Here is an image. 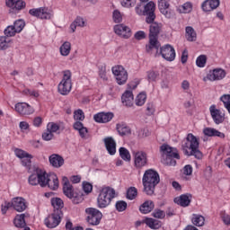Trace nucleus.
<instances>
[{
    "label": "nucleus",
    "instance_id": "51",
    "mask_svg": "<svg viewBox=\"0 0 230 230\" xmlns=\"http://www.w3.org/2000/svg\"><path fill=\"white\" fill-rule=\"evenodd\" d=\"M157 78H159V72L154 70L147 71L148 82H155Z\"/></svg>",
    "mask_w": 230,
    "mask_h": 230
},
{
    "label": "nucleus",
    "instance_id": "25",
    "mask_svg": "<svg viewBox=\"0 0 230 230\" xmlns=\"http://www.w3.org/2000/svg\"><path fill=\"white\" fill-rule=\"evenodd\" d=\"M105 148L110 155L116 154V140L112 137H107L103 139Z\"/></svg>",
    "mask_w": 230,
    "mask_h": 230
},
{
    "label": "nucleus",
    "instance_id": "17",
    "mask_svg": "<svg viewBox=\"0 0 230 230\" xmlns=\"http://www.w3.org/2000/svg\"><path fill=\"white\" fill-rule=\"evenodd\" d=\"M15 111L22 116H30V114H33V112H35V110H33V108L26 102L16 103Z\"/></svg>",
    "mask_w": 230,
    "mask_h": 230
},
{
    "label": "nucleus",
    "instance_id": "59",
    "mask_svg": "<svg viewBox=\"0 0 230 230\" xmlns=\"http://www.w3.org/2000/svg\"><path fill=\"white\" fill-rule=\"evenodd\" d=\"M55 135H53V133H51L50 131H49V129L47 128L45 132H43L42 134V139H44V141H51V139H53Z\"/></svg>",
    "mask_w": 230,
    "mask_h": 230
},
{
    "label": "nucleus",
    "instance_id": "40",
    "mask_svg": "<svg viewBox=\"0 0 230 230\" xmlns=\"http://www.w3.org/2000/svg\"><path fill=\"white\" fill-rule=\"evenodd\" d=\"M117 130L119 136H128L130 134V128L125 123L117 124Z\"/></svg>",
    "mask_w": 230,
    "mask_h": 230
},
{
    "label": "nucleus",
    "instance_id": "2",
    "mask_svg": "<svg viewBox=\"0 0 230 230\" xmlns=\"http://www.w3.org/2000/svg\"><path fill=\"white\" fill-rule=\"evenodd\" d=\"M199 145L197 137L191 133L188 134L186 142L181 145L183 154L189 156L193 155L196 159H200L202 157V152L199 149Z\"/></svg>",
    "mask_w": 230,
    "mask_h": 230
},
{
    "label": "nucleus",
    "instance_id": "7",
    "mask_svg": "<svg viewBox=\"0 0 230 230\" xmlns=\"http://www.w3.org/2000/svg\"><path fill=\"white\" fill-rule=\"evenodd\" d=\"M65 197L70 199L73 204H80L84 200V194L82 192L75 191L73 185H68L63 188Z\"/></svg>",
    "mask_w": 230,
    "mask_h": 230
},
{
    "label": "nucleus",
    "instance_id": "8",
    "mask_svg": "<svg viewBox=\"0 0 230 230\" xmlns=\"http://www.w3.org/2000/svg\"><path fill=\"white\" fill-rule=\"evenodd\" d=\"M63 217L64 213L62 211L54 210L52 214L45 218V226H47L49 229H55V227L58 226L60 224Z\"/></svg>",
    "mask_w": 230,
    "mask_h": 230
},
{
    "label": "nucleus",
    "instance_id": "49",
    "mask_svg": "<svg viewBox=\"0 0 230 230\" xmlns=\"http://www.w3.org/2000/svg\"><path fill=\"white\" fill-rule=\"evenodd\" d=\"M127 199H128V200H134V199H136V197H137V189H136V187H130L127 190Z\"/></svg>",
    "mask_w": 230,
    "mask_h": 230
},
{
    "label": "nucleus",
    "instance_id": "20",
    "mask_svg": "<svg viewBox=\"0 0 230 230\" xmlns=\"http://www.w3.org/2000/svg\"><path fill=\"white\" fill-rule=\"evenodd\" d=\"M226 70L222 68H216L207 75V78L210 82H216L217 80H224V78H226Z\"/></svg>",
    "mask_w": 230,
    "mask_h": 230
},
{
    "label": "nucleus",
    "instance_id": "54",
    "mask_svg": "<svg viewBox=\"0 0 230 230\" xmlns=\"http://www.w3.org/2000/svg\"><path fill=\"white\" fill-rule=\"evenodd\" d=\"M221 102L224 103V107L226 109L228 113L230 114V95H223L220 98Z\"/></svg>",
    "mask_w": 230,
    "mask_h": 230
},
{
    "label": "nucleus",
    "instance_id": "60",
    "mask_svg": "<svg viewBox=\"0 0 230 230\" xmlns=\"http://www.w3.org/2000/svg\"><path fill=\"white\" fill-rule=\"evenodd\" d=\"M23 94L39 98V92L35 90L25 89L23 90Z\"/></svg>",
    "mask_w": 230,
    "mask_h": 230
},
{
    "label": "nucleus",
    "instance_id": "16",
    "mask_svg": "<svg viewBox=\"0 0 230 230\" xmlns=\"http://www.w3.org/2000/svg\"><path fill=\"white\" fill-rule=\"evenodd\" d=\"M114 32L122 39H130L132 37V30L125 24H117L113 28Z\"/></svg>",
    "mask_w": 230,
    "mask_h": 230
},
{
    "label": "nucleus",
    "instance_id": "22",
    "mask_svg": "<svg viewBox=\"0 0 230 230\" xmlns=\"http://www.w3.org/2000/svg\"><path fill=\"white\" fill-rule=\"evenodd\" d=\"M112 118H114V113L112 112H100L93 116V119L96 123H109Z\"/></svg>",
    "mask_w": 230,
    "mask_h": 230
},
{
    "label": "nucleus",
    "instance_id": "50",
    "mask_svg": "<svg viewBox=\"0 0 230 230\" xmlns=\"http://www.w3.org/2000/svg\"><path fill=\"white\" fill-rule=\"evenodd\" d=\"M206 62H208L206 55H200L196 59V66H198V67H205Z\"/></svg>",
    "mask_w": 230,
    "mask_h": 230
},
{
    "label": "nucleus",
    "instance_id": "41",
    "mask_svg": "<svg viewBox=\"0 0 230 230\" xmlns=\"http://www.w3.org/2000/svg\"><path fill=\"white\" fill-rule=\"evenodd\" d=\"M206 222V218L203 216L194 214L192 217V224L197 226V227H202Z\"/></svg>",
    "mask_w": 230,
    "mask_h": 230
},
{
    "label": "nucleus",
    "instance_id": "53",
    "mask_svg": "<svg viewBox=\"0 0 230 230\" xmlns=\"http://www.w3.org/2000/svg\"><path fill=\"white\" fill-rule=\"evenodd\" d=\"M155 113V105L154 102H148L146 105V116H153Z\"/></svg>",
    "mask_w": 230,
    "mask_h": 230
},
{
    "label": "nucleus",
    "instance_id": "64",
    "mask_svg": "<svg viewBox=\"0 0 230 230\" xmlns=\"http://www.w3.org/2000/svg\"><path fill=\"white\" fill-rule=\"evenodd\" d=\"M137 0H123L122 5L126 6V8H132V6H136V2Z\"/></svg>",
    "mask_w": 230,
    "mask_h": 230
},
{
    "label": "nucleus",
    "instance_id": "1",
    "mask_svg": "<svg viewBox=\"0 0 230 230\" xmlns=\"http://www.w3.org/2000/svg\"><path fill=\"white\" fill-rule=\"evenodd\" d=\"M159 182H161L159 172L153 169L146 170L142 178L144 193H146V195H148L149 197L155 195V186H157Z\"/></svg>",
    "mask_w": 230,
    "mask_h": 230
},
{
    "label": "nucleus",
    "instance_id": "38",
    "mask_svg": "<svg viewBox=\"0 0 230 230\" xmlns=\"http://www.w3.org/2000/svg\"><path fill=\"white\" fill-rule=\"evenodd\" d=\"M84 28L85 26V21H84V18L78 16L74 22L70 25V29L72 30L73 33L76 31V27Z\"/></svg>",
    "mask_w": 230,
    "mask_h": 230
},
{
    "label": "nucleus",
    "instance_id": "52",
    "mask_svg": "<svg viewBox=\"0 0 230 230\" xmlns=\"http://www.w3.org/2000/svg\"><path fill=\"white\" fill-rule=\"evenodd\" d=\"M152 217H154V218H159L160 220H163V218L166 217V212L162 209L155 208L152 213Z\"/></svg>",
    "mask_w": 230,
    "mask_h": 230
},
{
    "label": "nucleus",
    "instance_id": "31",
    "mask_svg": "<svg viewBox=\"0 0 230 230\" xmlns=\"http://www.w3.org/2000/svg\"><path fill=\"white\" fill-rule=\"evenodd\" d=\"M38 177L40 187L46 188V186H48V180L49 179V174L46 172L45 170L38 168Z\"/></svg>",
    "mask_w": 230,
    "mask_h": 230
},
{
    "label": "nucleus",
    "instance_id": "48",
    "mask_svg": "<svg viewBox=\"0 0 230 230\" xmlns=\"http://www.w3.org/2000/svg\"><path fill=\"white\" fill-rule=\"evenodd\" d=\"M146 102V93H140L136 98V105H137V107H142V105H145Z\"/></svg>",
    "mask_w": 230,
    "mask_h": 230
},
{
    "label": "nucleus",
    "instance_id": "43",
    "mask_svg": "<svg viewBox=\"0 0 230 230\" xmlns=\"http://www.w3.org/2000/svg\"><path fill=\"white\" fill-rule=\"evenodd\" d=\"M29 184H31V186H38V184H40L39 168L35 170L34 173L29 176Z\"/></svg>",
    "mask_w": 230,
    "mask_h": 230
},
{
    "label": "nucleus",
    "instance_id": "57",
    "mask_svg": "<svg viewBox=\"0 0 230 230\" xmlns=\"http://www.w3.org/2000/svg\"><path fill=\"white\" fill-rule=\"evenodd\" d=\"M112 19H113V22L116 23H119L121 22V21H123V15H121V13L119 12V10L113 11Z\"/></svg>",
    "mask_w": 230,
    "mask_h": 230
},
{
    "label": "nucleus",
    "instance_id": "37",
    "mask_svg": "<svg viewBox=\"0 0 230 230\" xmlns=\"http://www.w3.org/2000/svg\"><path fill=\"white\" fill-rule=\"evenodd\" d=\"M26 215L24 214H21V215H17L13 220V224L15 226V227H26V221L24 220Z\"/></svg>",
    "mask_w": 230,
    "mask_h": 230
},
{
    "label": "nucleus",
    "instance_id": "5",
    "mask_svg": "<svg viewBox=\"0 0 230 230\" xmlns=\"http://www.w3.org/2000/svg\"><path fill=\"white\" fill-rule=\"evenodd\" d=\"M111 72L118 85H125L127 80H128V72L121 65H116L111 67Z\"/></svg>",
    "mask_w": 230,
    "mask_h": 230
},
{
    "label": "nucleus",
    "instance_id": "29",
    "mask_svg": "<svg viewBox=\"0 0 230 230\" xmlns=\"http://www.w3.org/2000/svg\"><path fill=\"white\" fill-rule=\"evenodd\" d=\"M121 102L125 107H132L134 105V93H132V91H126L121 96Z\"/></svg>",
    "mask_w": 230,
    "mask_h": 230
},
{
    "label": "nucleus",
    "instance_id": "12",
    "mask_svg": "<svg viewBox=\"0 0 230 230\" xmlns=\"http://www.w3.org/2000/svg\"><path fill=\"white\" fill-rule=\"evenodd\" d=\"M14 155L18 159H21L22 166H31V159H33V155L19 148L14 149Z\"/></svg>",
    "mask_w": 230,
    "mask_h": 230
},
{
    "label": "nucleus",
    "instance_id": "46",
    "mask_svg": "<svg viewBox=\"0 0 230 230\" xmlns=\"http://www.w3.org/2000/svg\"><path fill=\"white\" fill-rule=\"evenodd\" d=\"M162 163L165 164V166H175L177 164L175 156H163Z\"/></svg>",
    "mask_w": 230,
    "mask_h": 230
},
{
    "label": "nucleus",
    "instance_id": "34",
    "mask_svg": "<svg viewBox=\"0 0 230 230\" xmlns=\"http://www.w3.org/2000/svg\"><path fill=\"white\" fill-rule=\"evenodd\" d=\"M185 38L189 42H195L197 40V31L191 26L185 28Z\"/></svg>",
    "mask_w": 230,
    "mask_h": 230
},
{
    "label": "nucleus",
    "instance_id": "63",
    "mask_svg": "<svg viewBox=\"0 0 230 230\" xmlns=\"http://www.w3.org/2000/svg\"><path fill=\"white\" fill-rule=\"evenodd\" d=\"M137 40H143V39H146V33L143 31H138L134 35Z\"/></svg>",
    "mask_w": 230,
    "mask_h": 230
},
{
    "label": "nucleus",
    "instance_id": "9",
    "mask_svg": "<svg viewBox=\"0 0 230 230\" xmlns=\"http://www.w3.org/2000/svg\"><path fill=\"white\" fill-rule=\"evenodd\" d=\"M30 15L37 17L38 19H51L53 17V11L48 7L33 8L29 11Z\"/></svg>",
    "mask_w": 230,
    "mask_h": 230
},
{
    "label": "nucleus",
    "instance_id": "33",
    "mask_svg": "<svg viewBox=\"0 0 230 230\" xmlns=\"http://www.w3.org/2000/svg\"><path fill=\"white\" fill-rule=\"evenodd\" d=\"M47 186L48 188H49V190H53L54 191L55 190H58V177L57 176V174H49L47 181Z\"/></svg>",
    "mask_w": 230,
    "mask_h": 230
},
{
    "label": "nucleus",
    "instance_id": "11",
    "mask_svg": "<svg viewBox=\"0 0 230 230\" xmlns=\"http://www.w3.org/2000/svg\"><path fill=\"white\" fill-rule=\"evenodd\" d=\"M210 116L216 123V125H220V123H224L226 120V113L222 112V111L217 109V105L213 104L209 107Z\"/></svg>",
    "mask_w": 230,
    "mask_h": 230
},
{
    "label": "nucleus",
    "instance_id": "39",
    "mask_svg": "<svg viewBox=\"0 0 230 230\" xmlns=\"http://www.w3.org/2000/svg\"><path fill=\"white\" fill-rule=\"evenodd\" d=\"M62 57H67L71 53V42L65 41L59 48Z\"/></svg>",
    "mask_w": 230,
    "mask_h": 230
},
{
    "label": "nucleus",
    "instance_id": "32",
    "mask_svg": "<svg viewBox=\"0 0 230 230\" xmlns=\"http://www.w3.org/2000/svg\"><path fill=\"white\" fill-rule=\"evenodd\" d=\"M155 208L154 201L146 200L140 207L139 211L143 213V215H147V213H151L152 210Z\"/></svg>",
    "mask_w": 230,
    "mask_h": 230
},
{
    "label": "nucleus",
    "instance_id": "19",
    "mask_svg": "<svg viewBox=\"0 0 230 230\" xmlns=\"http://www.w3.org/2000/svg\"><path fill=\"white\" fill-rule=\"evenodd\" d=\"M149 25V38L159 39V33L163 30V23L157 22H147Z\"/></svg>",
    "mask_w": 230,
    "mask_h": 230
},
{
    "label": "nucleus",
    "instance_id": "62",
    "mask_svg": "<svg viewBox=\"0 0 230 230\" xmlns=\"http://www.w3.org/2000/svg\"><path fill=\"white\" fill-rule=\"evenodd\" d=\"M83 190H84V193L89 195V193H91V191H93V184H91L89 182H84Z\"/></svg>",
    "mask_w": 230,
    "mask_h": 230
},
{
    "label": "nucleus",
    "instance_id": "28",
    "mask_svg": "<svg viewBox=\"0 0 230 230\" xmlns=\"http://www.w3.org/2000/svg\"><path fill=\"white\" fill-rule=\"evenodd\" d=\"M49 161L53 168H62L64 166V158L60 155H51L49 157Z\"/></svg>",
    "mask_w": 230,
    "mask_h": 230
},
{
    "label": "nucleus",
    "instance_id": "4",
    "mask_svg": "<svg viewBox=\"0 0 230 230\" xmlns=\"http://www.w3.org/2000/svg\"><path fill=\"white\" fill-rule=\"evenodd\" d=\"M72 74L69 70H65L63 72V78L58 84V91L62 96H67L73 89V82L71 81Z\"/></svg>",
    "mask_w": 230,
    "mask_h": 230
},
{
    "label": "nucleus",
    "instance_id": "15",
    "mask_svg": "<svg viewBox=\"0 0 230 230\" xmlns=\"http://www.w3.org/2000/svg\"><path fill=\"white\" fill-rule=\"evenodd\" d=\"M144 15L146 16V22L155 21V4L154 2H148L144 6Z\"/></svg>",
    "mask_w": 230,
    "mask_h": 230
},
{
    "label": "nucleus",
    "instance_id": "10",
    "mask_svg": "<svg viewBox=\"0 0 230 230\" xmlns=\"http://www.w3.org/2000/svg\"><path fill=\"white\" fill-rule=\"evenodd\" d=\"M158 55H161L167 62H173L175 60V49L172 45L167 44L160 48Z\"/></svg>",
    "mask_w": 230,
    "mask_h": 230
},
{
    "label": "nucleus",
    "instance_id": "23",
    "mask_svg": "<svg viewBox=\"0 0 230 230\" xmlns=\"http://www.w3.org/2000/svg\"><path fill=\"white\" fill-rule=\"evenodd\" d=\"M218 6H220V0H206L201 4L203 12H213Z\"/></svg>",
    "mask_w": 230,
    "mask_h": 230
},
{
    "label": "nucleus",
    "instance_id": "30",
    "mask_svg": "<svg viewBox=\"0 0 230 230\" xmlns=\"http://www.w3.org/2000/svg\"><path fill=\"white\" fill-rule=\"evenodd\" d=\"M158 8H159L161 13H163V15L167 17V19H170V17H172V13L168 11V9L170 8V3H168V1L159 0L158 1Z\"/></svg>",
    "mask_w": 230,
    "mask_h": 230
},
{
    "label": "nucleus",
    "instance_id": "3",
    "mask_svg": "<svg viewBox=\"0 0 230 230\" xmlns=\"http://www.w3.org/2000/svg\"><path fill=\"white\" fill-rule=\"evenodd\" d=\"M116 197V190L111 187L102 188L97 198V206L101 209L111 206V202H112V199Z\"/></svg>",
    "mask_w": 230,
    "mask_h": 230
},
{
    "label": "nucleus",
    "instance_id": "36",
    "mask_svg": "<svg viewBox=\"0 0 230 230\" xmlns=\"http://www.w3.org/2000/svg\"><path fill=\"white\" fill-rule=\"evenodd\" d=\"M51 206L54 208V211H62L64 201L60 198H52Z\"/></svg>",
    "mask_w": 230,
    "mask_h": 230
},
{
    "label": "nucleus",
    "instance_id": "13",
    "mask_svg": "<svg viewBox=\"0 0 230 230\" xmlns=\"http://www.w3.org/2000/svg\"><path fill=\"white\" fill-rule=\"evenodd\" d=\"M134 164L137 168H143L148 164V155L143 151H137L133 153Z\"/></svg>",
    "mask_w": 230,
    "mask_h": 230
},
{
    "label": "nucleus",
    "instance_id": "45",
    "mask_svg": "<svg viewBox=\"0 0 230 230\" xmlns=\"http://www.w3.org/2000/svg\"><path fill=\"white\" fill-rule=\"evenodd\" d=\"M119 155H120L121 159H123V161L129 163V161L132 159V157L130 156V152L128 151L127 148L120 147L119 149Z\"/></svg>",
    "mask_w": 230,
    "mask_h": 230
},
{
    "label": "nucleus",
    "instance_id": "21",
    "mask_svg": "<svg viewBox=\"0 0 230 230\" xmlns=\"http://www.w3.org/2000/svg\"><path fill=\"white\" fill-rule=\"evenodd\" d=\"M11 204L13 209L19 213H22V211L28 208V206H26V199H24V198H14L12 199Z\"/></svg>",
    "mask_w": 230,
    "mask_h": 230
},
{
    "label": "nucleus",
    "instance_id": "56",
    "mask_svg": "<svg viewBox=\"0 0 230 230\" xmlns=\"http://www.w3.org/2000/svg\"><path fill=\"white\" fill-rule=\"evenodd\" d=\"M5 37H14V35L16 33H18L15 31V28L13 27V25H9L4 31Z\"/></svg>",
    "mask_w": 230,
    "mask_h": 230
},
{
    "label": "nucleus",
    "instance_id": "14",
    "mask_svg": "<svg viewBox=\"0 0 230 230\" xmlns=\"http://www.w3.org/2000/svg\"><path fill=\"white\" fill-rule=\"evenodd\" d=\"M161 49V43L157 40V38H149V43L146 46V53L149 55H154L157 57L159 55V51Z\"/></svg>",
    "mask_w": 230,
    "mask_h": 230
},
{
    "label": "nucleus",
    "instance_id": "47",
    "mask_svg": "<svg viewBox=\"0 0 230 230\" xmlns=\"http://www.w3.org/2000/svg\"><path fill=\"white\" fill-rule=\"evenodd\" d=\"M25 26L26 23L23 22V20H17L13 25V27H14V30L16 31V33H21L22 30H24Z\"/></svg>",
    "mask_w": 230,
    "mask_h": 230
},
{
    "label": "nucleus",
    "instance_id": "42",
    "mask_svg": "<svg viewBox=\"0 0 230 230\" xmlns=\"http://www.w3.org/2000/svg\"><path fill=\"white\" fill-rule=\"evenodd\" d=\"M11 44L12 40H8L6 36L0 37V51H4V49H8Z\"/></svg>",
    "mask_w": 230,
    "mask_h": 230
},
{
    "label": "nucleus",
    "instance_id": "61",
    "mask_svg": "<svg viewBox=\"0 0 230 230\" xmlns=\"http://www.w3.org/2000/svg\"><path fill=\"white\" fill-rule=\"evenodd\" d=\"M116 209L119 211H125L127 209V202L125 201H118L116 203Z\"/></svg>",
    "mask_w": 230,
    "mask_h": 230
},
{
    "label": "nucleus",
    "instance_id": "55",
    "mask_svg": "<svg viewBox=\"0 0 230 230\" xmlns=\"http://www.w3.org/2000/svg\"><path fill=\"white\" fill-rule=\"evenodd\" d=\"M47 128L52 134H55V132H58V130H60V126L55 122H49L47 125Z\"/></svg>",
    "mask_w": 230,
    "mask_h": 230
},
{
    "label": "nucleus",
    "instance_id": "6",
    "mask_svg": "<svg viewBox=\"0 0 230 230\" xmlns=\"http://www.w3.org/2000/svg\"><path fill=\"white\" fill-rule=\"evenodd\" d=\"M86 222L90 226H100V222H102V218H103V214L98 208H85Z\"/></svg>",
    "mask_w": 230,
    "mask_h": 230
},
{
    "label": "nucleus",
    "instance_id": "18",
    "mask_svg": "<svg viewBox=\"0 0 230 230\" xmlns=\"http://www.w3.org/2000/svg\"><path fill=\"white\" fill-rule=\"evenodd\" d=\"M160 150L163 152V157H174V159H181L177 148L172 147L169 145L164 144Z\"/></svg>",
    "mask_w": 230,
    "mask_h": 230
},
{
    "label": "nucleus",
    "instance_id": "26",
    "mask_svg": "<svg viewBox=\"0 0 230 230\" xmlns=\"http://www.w3.org/2000/svg\"><path fill=\"white\" fill-rule=\"evenodd\" d=\"M174 203L181 208H188L191 204V194H183L174 199Z\"/></svg>",
    "mask_w": 230,
    "mask_h": 230
},
{
    "label": "nucleus",
    "instance_id": "35",
    "mask_svg": "<svg viewBox=\"0 0 230 230\" xmlns=\"http://www.w3.org/2000/svg\"><path fill=\"white\" fill-rule=\"evenodd\" d=\"M144 224L148 226L150 229H160L162 223L161 221L152 218V217H146L143 220Z\"/></svg>",
    "mask_w": 230,
    "mask_h": 230
},
{
    "label": "nucleus",
    "instance_id": "58",
    "mask_svg": "<svg viewBox=\"0 0 230 230\" xmlns=\"http://www.w3.org/2000/svg\"><path fill=\"white\" fill-rule=\"evenodd\" d=\"M74 118L76 121H84L85 115L82 110H77L74 112Z\"/></svg>",
    "mask_w": 230,
    "mask_h": 230
},
{
    "label": "nucleus",
    "instance_id": "44",
    "mask_svg": "<svg viewBox=\"0 0 230 230\" xmlns=\"http://www.w3.org/2000/svg\"><path fill=\"white\" fill-rule=\"evenodd\" d=\"M180 13H190L193 10V4L191 2H187L178 8Z\"/></svg>",
    "mask_w": 230,
    "mask_h": 230
},
{
    "label": "nucleus",
    "instance_id": "24",
    "mask_svg": "<svg viewBox=\"0 0 230 230\" xmlns=\"http://www.w3.org/2000/svg\"><path fill=\"white\" fill-rule=\"evenodd\" d=\"M204 136L207 137H219L220 139H226V134L218 131L215 128H203Z\"/></svg>",
    "mask_w": 230,
    "mask_h": 230
},
{
    "label": "nucleus",
    "instance_id": "27",
    "mask_svg": "<svg viewBox=\"0 0 230 230\" xmlns=\"http://www.w3.org/2000/svg\"><path fill=\"white\" fill-rule=\"evenodd\" d=\"M6 6L19 12L26 8V2L22 0H6Z\"/></svg>",
    "mask_w": 230,
    "mask_h": 230
}]
</instances>
